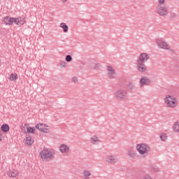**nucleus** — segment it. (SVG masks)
Here are the masks:
<instances>
[{
  "label": "nucleus",
  "instance_id": "obj_16",
  "mask_svg": "<svg viewBox=\"0 0 179 179\" xmlns=\"http://www.w3.org/2000/svg\"><path fill=\"white\" fill-rule=\"evenodd\" d=\"M90 142L92 145H97L100 143V138L97 136L93 135L90 138Z\"/></svg>",
  "mask_w": 179,
  "mask_h": 179
},
{
  "label": "nucleus",
  "instance_id": "obj_33",
  "mask_svg": "<svg viewBox=\"0 0 179 179\" xmlns=\"http://www.w3.org/2000/svg\"><path fill=\"white\" fill-rule=\"evenodd\" d=\"M66 1H67V0H62V2L63 3H65V2H66Z\"/></svg>",
  "mask_w": 179,
  "mask_h": 179
},
{
  "label": "nucleus",
  "instance_id": "obj_34",
  "mask_svg": "<svg viewBox=\"0 0 179 179\" xmlns=\"http://www.w3.org/2000/svg\"><path fill=\"white\" fill-rule=\"evenodd\" d=\"M24 125H25V127H27V124H25Z\"/></svg>",
  "mask_w": 179,
  "mask_h": 179
},
{
  "label": "nucleus",
  "instance_id": "obj_22",
  "mask_svg": "<svg viewBox=\"0 0 179 179\" xmlns=\"http://www.w3.org/2000/svg\"><path fill=\"white\" fill-rule=\"evenodd\" d=\"M18 77H17V74L16 73H11L10 75V80H11V82H13L15 80H17Z\"/></svg>",
  "mask_w": 179,
  "mask_h": 179
},
{
  "label": "nucleus",
  "instance_id": "obj_26",
  "mask_svg": "<svg viewBox=\"0 0 179 179\" xmlns=\"http://www.w3.org/2000/svg\"><path fill=\"white\" fill-rule=\"evenodd\" d=\"M40 157H41V159H43V160H45V150H43L40 153Z\"/></svg>",
  "mask_w": 179,
  "mask_h": 179
},
{
  "label": "nucleus",
  "instance_id": "obj_17",
  "mask_svg": "<svg viewBox=\"0 0 179 179\" xmlns=\"http://www.w3.org/2000/svg\"><path fill=\"white\" fill-rule=\"evenodd\" d=\"M18 174H19V172H17V171L16 170H12L8 172V176L9 177H13V178H15V177H17Z\"/></svg>",
  "mask_w": 179,
  "mask_h": 179
},
{
  "label": "nucleus",
  "instance_id": "obj_28",
  "mask_svg": "<svg viewBox=\"0 0 179 179\" xmlns=\"http://www.w3.org/2000/svg\"><path fill=\"white\" fill-rule=\"evenodd\" d=\"M78 77H73L71 79L73 83H78Z\"/></svg>",
  "mask_w": 179,
  "mask_h": 179
},
{
  "label": "nucleus",
  "instance_id": "obj_1",
  "mask_svg": "<svg viewBox=\"0 0 179 179\" xmlns=\"http://www.w3.org/2000/svg\"><path fill=\"white\" fill-rule=\"evenodd\" d=\"M164 103L168 108H177L178 107V99L177 96L172 94L165 95Z\"/></svg>",
  "mask_w": 179,
  "mask_h": 179
},
{
  "label": "nucleus",
  "instance_id": "obj_6",
  "mask_svg": "<svg viewBox=\"0 0 179 179\" xmlns=\"http://www.w3.org/2000/svg\"><path fill=\"white\" fill-rule=\"evenodd\" d=\"M71 150V148L68 144L62 143L59 147V150L60 153L62 155H66V153H69V150Z\"/></svg>",
  "mask_w": 179,
  "mask_h": 179
},
{
  "label": "nucleus",
  "instance_id": "obj_21",
  "mask_svg": "<svg viewBox=\"0 0 179 179\" xmlns=\"http://www.w3.org/2000/svg\"><path fill=\"white\" fill-rule=\"evenodd\" d=\"M168 138H169V136H167V134H166V133H162L160 135V139L163 142H166V141H167Z\"/></svg>",
  "mask_w": 179,
  "mask_h": 179
},
{
  "label": "nucleus",
  "instance_id": "obj_23",
  "mask_svg": "<svg viewBox=\"0 0 179 179\" xmlns=\"http://www.w3.org/2000/svg\"><path fill=\"white\" fill-rule=\"evenodd\" d=\"M83 175L85 176V177H86L85 179H89V177L92 176V173H90V171L85 170L83 172Z\"/></svg>",
  "mask_w": 179,
  "mask_h": 179
},
{
  "label": "nucleus",
  "instance_id": "obj_25",
  "mask_svg": "<svg viewBox=\"0 0 179 179\" xmlns=\"http://www.w3.org/2000/svg\"><path fill=\"white\" fill-rule=\"evenodd\" d=\"M25 142L28 145H33V141L31 140V137H27Z\"/></svg>",
  "mask_w": 179,
  "mask_h": 179
},
{
  "label": "nucleus",
  "instance_id": "obj_35",
  "mask_svg": "<svg viewBox=\"0 0 179 179\" xmlns=\"http://www.w3.org/2000/svg\"><path fill=\"white\" fill-rule=\"evenodd\" d=\"M0 141H1V138H0Z\"/></svg>",
  "mask_w": 179,
  "mask_h": 179
},
{
  "label": "nucleus",
  "instance_id": "obj_20",
  "mask_svg": "<svg viewBox=\"0 0 179 179\" xmlns=\"http://www.w3.org/2000/svg\"><path fill=\"white\" fill-rule=\"evenodd\" d=\"M1 129L4 133L9 131V125L4 124L1 126Z\"/></svg>",
  "mask_w": 179,
  "mask_h": 179
},
{
  "label": "nucleus",
  "instance_id": "obj_18",
  "mask_svg": "<svg viewBox=\"0 0 179 179\" xmlns=\"http://www.w3.org/2000/svg\"><path fill=\"white\" fill-rule=\"evenodd\" d=\"M173 132H176V134H178V132H179V120H177L173 124Z\"/></svg>",
  "mask_w": 179,
  "mask_h": 179
},
{
  "label": "nucleus",
  "instance_id": "obj_29",
  "mask_svg": "<svg viewBox=\"0 0 179 179\" xmlns=\"http://www.w3.org/2000/svg\"><path fill=\"white\" fill-rule=\"evenodd\" d=\"M66 61L67 62H71V61H72V57L71 55H67L66 57Z\"/></svg>",
  "mask_w": 179,
  "mask_h": 179
},
{
  "label": "nucleus",
  "instance_id": "obj_14",
  "mask_svg": "<svg viewBox=\"0 0 179 179\" xmlns=\"http://www.w3.org/2000/svg\"><path fill=\"white\" fill-rule=\"evenodd\" d=\"M35 128L38 129L40 132H45V124L44 123H38L36 124Z\"/></svg>",
  "mask_w": 179,
  "mask_h": 179
},
{
  "label": "nucleus",
  "instance_id": "obj_24",
  "mask_svg": "<svg viewBox=\"0 0 179 179\" xmlns=\"http://www.w3.org/2000/svg\"><path fill=\"white\" fill-rule=\"evenodd\" d=\"M127 155L128 156H129L130 157H134V156H136V153L135 152V151H134L133 150H130L127 152Z\"/></svg>",
  "mask_w": 179,
  "mask_h": 179
},
{
  "label": "nucleus",
  "instance_id": "obj_31",
  "mask_svg": "<svg viewBox=\"0 0 179 179\" xmlns=\"http://www.w3.org/2000/svg\"><path fill=\"white\" fill-rule=\"evenodd\" d=\"M159 5H164V3L166 2V0H158Z\"/></svg>",
  "mask_w": 179,
  "mask_h": 179
},
{
  "label": "nucleus",
  "instance_id": "obj_30",
  "mask_svg": "<svg viewBox=\"0 0 179 179\" xmlns=\"http://www.w3.org/2000/svg\"><path fill=\"white\" fill-rule=\"evenodd\" d=\"M142 179H152V176L149 175H145Z\"/></svg>",
  "mask_w": 179,
  "mask_h": 179
},
{
  "label": "nucleus",
  "instance_id": "obj_3",
  "mask_svg": "<svg viewBox=\"0 0 179 179\" xmlns=\"http://www.w3.org/2000/svg\"><path fill=\"white\" fill-rule=\"evenodd\" d=\"M115 99L120 101L128 100V92L124 90H118L114 93Z\"/></svg>",
  "mask_w": 179,
  "mask_h": 179
},
{
  "label": "nucleus",
  "instance_id": "obj_8",
  "mask_svg": "<svg viewBox=\"0 0 179 179\" xmlns=\"http://www.w3.org/2000/svg\"><path fill=\"white\" fill-rule=\"evenodd\" d=\"M107 75L110 79H114V76L115 75V69L113 66H108L106 68Z\"/></svg>",
  "mask_w": 179,
  "mask_h": 179
},
{
  "label": "nucleus",
  "instance_id": "obj_4",
  "mask_svg": "<svg viewBox=\"0 0 179 179\" xmlns=\"http://www.w3.org/2000/svg\"><path fill=\"white\" fill-rule=\"evenodd\" d=\"M157 13L159 16L164 17V16L169 15V8L166 6H158L157 7Z\"/></svg>",
  "mask_w": 179,
  "mask_h": 179
},
{
  "label": "nucleus",
  "instance_id": "obj_11",
  "mask_svg": "<svg viewBox=\"0 0 179 179\" xmlns=\"http://www.w3.org/2000/svg\"><path fill=\"white\" fill-rule=\"evenodd\" d=\"M14 23L15 24H17V26H20V24H24V23H26V20L23 16L15 17Z\"/></svg>",
  "mask_w": 179,
  "mask_h": 179
},
{
  "label": "nucleus",
  "instance_id": "obj_7",
  "mask_svg": "<svg viewBox=\"0 0 179 179\" xmlns=\"http://www.w3.org/2000/svg\"><path fill=\"white\" fill-rule=\"evenodd\" d=\"M106 162L109 164H115V163H118V159L115 155H110L106 157Z\"/></svg>",
  "mask_w": 179,
  "mask_h": 179
},
{
  "label": "nucleus",
  "instance_id": "obj_12",
  "mask_svg": "<svg viewBox=\"0 0 179 179\" xmlns=\"http://www.w3.org/2000/svg\"><path fill=\"white\" fill-rule=\"evenodd\" d=\"M137 68L139 72H145L147 69L146 65H145L142 62H138Z\"/></svg>",
  "mask_w": 179,
  "mask_h": 179
},
{
  "label": "nucleus",
  "instance_id": "obj_10",
  "mask_svg": "<svg viewBox=\"0 0 179 179\" xmlns=\"http://www.w3.org/2000/svg\"><path fill=\"white\" fill-rule=\"evenodd\" d=\"M141 87L145 86V85H151L152 80L146 77H142L139 81Z\"/></svg>",
  "mask_w": 179,
  "mask_h": 179
},
{
  "label": "nucleus",
  "instance_id": "obj_9",
  "mask_svg": "<svg viewBox=\"0 0 179 179\" xmlns=\"http://www.w3.org/2000/svg\"><path fill=\"white\" fill-rule=\"evenodd\" d=\"M157 45H159V47L160 48H162L163 50H170V45H169L166 42H164V41L162 40H158L157 41Z\"/></svg>",
  "mask_w": 179,
  "mask_h": 179
},
{
  "label": "nucleus",
  "instance_id": "obj_32",
  "mask_svg": "<svg viewBox=\"0 0 179 179\" xmlns=\"http://www.w3.org/2000/svg\"><path fill=\"white\" fill-rule=\"evenodd\" d=\"M45 131H46V133L50 132L51 131V129H50V127L46 126Z\"/></svg>",
  "mask_w": 179,
  "mask_h": 179
},
{
  "label": "nucleus",
  "instance_id": "obj_2",
  "mask_svg": "<svg viewBox=\"0 0 179 179\" xmlns=\"http://www.w3.org/2000/svg\"><path fill=\"white\" fill-rule=\"evenodd\" d=\"M136 149L137 152L139 153V155H141L143 157H145V156H148L149 153V150H150L149 145L145 143L137 144L136 146Z\"/></svg>",
  "mask_w": 179,
  "mask_h": 179
},
{
  "label": "nucleus",
  "instance_id": "obj_15",
  "mask_svg": "<svg viewBox=\"0 0 179 179\" xmlns=\"http://www.w3.org/2000/svg\"><path fill=\"white\" fill-rule=\"evenodd\" d=\"M149 59V55L146 53H141L139 57L138 62H146Z\"/></svg>",
  "mask_w": 179,
  "mask_h": 179
},
{
  "label": "nucleus",
  "instance_id": "obj_19",
  "mask_svg": "<svg viewBox=\"0 0 179 179\" xmlns=\"http://www.w3.org/2000/svg\"><path fill=\"white\" fill-rule=\"evenodd\" d=\"M60 27H61L62 29H63V31H64V33H68L69 27H68V25H66V24H65V22H62V23L60 24Z\"/></svg>",
  "mask_w": 179,
  "mask_h": 179
},
{
  "label": "nucleus",
  "instance_id": "obj_13",
  "mask_svg": "<svg viewBox=\"0 0 179 179\" xmlns=\"http://www.w3.org/2000/svg\"><path fill=\"white\" fill-rule=\"evenodd\" d=\"M3 22L5 24H9L10 26L15 23V17H6Z\"/></svg>",
  "mask_w": 179,
  "mask_h": 179
},
{
  "label": "nucleus",
  "instance_id": "obj_27",
  "mask_svg": "<svg viewBox=\"0 0 179 179\" xmlns=\"http://www.w3.org/2000/svg\"><path fill=\"white\" fill-rule=\"evenodd\" d=\"M27 132L29 134H34V128L31 127H27Z\"/></svg>",
  "mask_w": 179,
  "mask_h": 179
},
{
  "label": "nucleus",
  "instance_id": "obj_5",
  "mask_svg": "<svg viewBox=\"0 0 179 179\" xmlns=\"http://www.w3.org/2000/svg\"><path fill=\"white\" fill-rule=\"evenodd\" d=\"M54 156H55V152H54V150L47 148L45 150V161L50 162V160L54 159Z\"/></svg>",
  "mask_w": 179,
  "mask_h": 179
}]
</instances>
